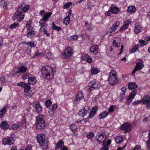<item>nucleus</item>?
Segmentation results:
<instances>
[{"label":"nucleus","mask_w":150,"mask_h":150,"mask_svg":"<svg viewBox=\"0 0 150 150\" xmlns=\"http://www.w3.org/2000/svg\"><path fill=\"white\" fill-rule=\"evenodd\" d=\"M28 83L29 84L33 85L37 82L36 78L34 76L30 77L28 78Z\"/></svg>","instance_id":"obj_16"},{"label":"nucleus","mask_w":150,"mask_h":150,"mask_svg":"<svg viewBox=\"0 0 150 150\" xmlns=\"http://www.w3.org/2000/svg\"><path fill=\"white\" fill-rule=\"evenodd\" d=\"M64 143L63 142L62 140H59L58 142L55 147L56 149H57L59 148H61L63 146Z\"/></svg>","instance_id":"obj_33"},{"label":"nucleus","mask_w":150,"mask_h":150,"mask_svg":"<svg viewBox=\"0 0 150 150\" xmlns=\"http://www.w3.org/2000/svg\"><path fill=\"white\" fill-rule=\"evenodd\" d=\"M36 124L45 123L43 120V116L41 114L38 115L36 118Z\"/></svg>","instance_id":"obj_14"},{"label":"nucleus","mask_w":150,"mask_h":150,"mask_svg":"<svg viewBox=\"0 0 150 150\" xmlns=\"http://www.w3.org/2000/svg\"><path fill=\"white\" fill-rule=\"evenodd\" d=\"M97 46H92L90 48V50L91 52L94 53V54H97L98 51Z\"/></svg>","instance_id":"obj_28"},{"label":"nucleus","mask_w":150,"mask_h":150,"mask_svg":"<svg viewBox=\"0 0 150 150\" xmlns=\"http://www.w3.org/2000/svg\"><path fill=\"white\" fill-rule=\"evenodd\" d=\"M144 67V65L142 63L137 62L134 69L133 71L132 74H134L136 71L141 70Z\"/></svg>","instance_id":"obj_13"},{"label":"nucleus","mask_w":150,"mask_h":150,"mask_svg":"<svg viewBox=\"0 0 150 150\" xmlns=\"http://www.w3.org/2000/svg\"><path fill=\"white\" fill-rule=\"evenodd\" d=\"M132 126L129 123L125 122L121 126V128L123 130L125 133L129 132L132 130Z\"/></svg>","instance_id":"obj_5"},{"label":"nucleus","mask_w":150,"mask_h":150,"mask_svg":"<svg viewBox=\"0 0 150 150\" xmlns=\"http://www.w3.org/2000/svg\"><path fill=\"white\" fill-rule=\"evenodd\" d=\"M33 108H35L38 112H40L42 110V107L40 103H37L36 105H35Z\"/></svg>","instance_id":"obj_35"},{"label":"nucleus","mask_w":150,"mask_h":150,"mask_svg":"<svg viewBox=\"0 0 150 150\" xmlns=\"http://www.w3.org/2000/svg\"><path fill=\"white\" fill-rule=\"evenodd\" d=\"M142 103L146 105L148 109H150V97L149 96H146L143 97V99L141 100Z\"/></svg>","instance_id":"obj_9"},{"label":"nucleus","mask_w":150,"mask_h":150,"mask_svg":"<svg viewBox=\"0 0 150 150\" xmlns=\"http://www.w3.org/2000/svg\"><path fill=\"white\" fill-rule=\"evenodd\" d=\"M9 126L7 122L3 121L0 124V127L4 130H6L8 129Z\"/></svg>","instance_id":"obj_17"},{"label":"nucleus","mask_w":150,"mask_h":150,"mask_svg":"<svg viewBox=\"0 0 150 150\" xmlns=\"http://www.w3.org/2000/svg\"><path fill=\"white\" fill-rule=\"evenodd\" d=\"M125 93H121L119 97V99L120 100H122L125 97Z\"/></svg>","instance_id":"obj_57"},{"label":"nucleus","mask_w":150,"mask_h":150,"mask_svg":"<svg viewBox=\"0 0 150 150\" xmlns=\"http://www.w3.org/2000/svg\"><path fill=\"white\" fill-rule=\"evenodd\" d=\"M45 126V123L39 124H36V127L37 128L39 129H44Z\"/></svg>","instance_id":"obj_30"},{"label":"nucleus","mask_w":150,"mask_h":150,"mask_svg":"<svg viewBox=\"0 0 150 150\" xmlns=\"http://www.w3.org/2000/svg\"><path fill=\"white\" fill-rule=\"evenodd\" d=\"M112 45L115 47H120V45L118 44V43L116 42V40H113L112 42Z\"/></svg>","instance_id":"obj_52"},{"label":"nucleus","mask_w":150,"mask_h":150,"mask_svg":"<svg viewBox=\"0 0 150 150\" xmlns=\"http://www.w3.org/2000/svg\"><path fill=\"white\" fill-rule=\"evenodd\" d=\"M95 114V113L91 111L88 117L89 118L93 117L94 116Z\"/></svg>","instance_id":"obj_62"},{"label":"nucleus","mask_w":150,"mask_h":150,"mask_svg":"<svg viewBox=\"0 0 150 150\" xmlns=\"http://www.w3.org/2000/svg\"><path fill=\"white\" fill-rule=\"evenodd\" d=\"M8 3L6 1H4L3 3H2V4L1 5L3 6V8L4 9L6 10L8 8L7 6L8 4Z\"/></svg>","instance_id":"obj_44"},{"label":"nucleus","mask_w":150,"mask_h":150,"mask_svg":"<svg viewBox=\"0 0 150 150\" xmlns=\"http://www.w3.org/2000/svg\"><path fill=\"white\" fill-rule=\"evenodd\" d=\"M98 107L97 106H95L92 108L91 111L96 113Z\"/></svg>","instance_id":"obj_59"},{"label":"nucleus","mask_w":150,"mask_h":150,"mask_svg":"<svg viewBox=\"0 0 150 150\" xmlns=\"http://www.w3.org/2000/svg\"><path fill=\"white\" fill-rule=\"evenodd\" d=\"M139 44H136L135 45L134 47H132L131 50L129 51L130 53H134L138 49L139 47Z\"/></svg>","instance_id":"obj_37"},{"label":"nucleus","mask_w":150,"mask_h":150,"mask_svg":"<svg viewBox=\"0 0 150 150\" xmlns=\"http://www.w3.org/2000/svg\"><path fill=\"white\" fill-rule=\"evenodd\" d=\"M111 142V140L110 139H108L107 142L104 141V150H108Z\"/></svg>","instance_id":"obj_21"},{"label":"nucleus","mask_w":150,"mask_h":150,"mask_svg":"<svg viewBox=\"0 0 150 150\" xmlns=\"http://www.w3.org/2000/svg\"><path fill=\"white\" fill-rule=\"evenodd\" d=\"M57 104H54L52 106V108H50L48 110V112H50V111H54V110L57 109Z\"/></svg>","instance_id":"obj_42"},{"label":"nucleus","mask_w":150,"mask_h":150,"mask_svg":"<svg viewBox=\"0 0 150 150\" xmlns=\"http://www.w3.org/2000/svg\"><path fill=\"white\" fill-rule=\"evenodd\" d=\"M110 10L111 11L112 13H114L117 14L119 12V8L117 6L114 7L112 6L110 7Z\"/></svg>","instance_id":"obj_26"},{"label":"nucleus","mask_w":150,"mask_h":150,"mask_svg":"<svg viewBox=\"0 0 150 150\" xmlns=\"http://www.w3.org/2000/svg\"><path fill=\"white\" fill-rule=\"evenodd\" d=\"M142 30V27L139 23H136L135 24L134 31L135 33H139Z\"/></svg>","instance_id":"obj_22"},{"label":"nucleus","mask_w":150,"mask_h":150,"mask_svg":"<svg viewBox=\"0 0 150 150\" xmlns=\"http://www.w3.org/2000/svg\"><path fill=\"white\" fill-rule=\"evenodd\" d=\"M45 105L47 108H49L52 105V102L50 100H47L45 103Z\"/></svg>","instance_id":"obj_46"},{"label":"nucleus","mask_w":150,"mask_h":150,"mask_svg":"<svg viewBox=\"0 0 150 150\" xmlns=\"http://www.w3.org/2000/svg\"><path fill=\"white\" fill-rule=\"evenodd\" d=\"M112 14L111 11L110 10V11H108L107 12H106L105 14V16H110Z\"/></svg>","instance_id":"obj_64"},{"label":"nucleus","mask_w":150,"mask_h":150,"mask_svg":"<svg viewBox=\"0 0 150 150\" xmlns=\"http://www.w3.org/2000/svg\"><path fill=\"white\" fill-rule=\"evenodd\" d=\"M108 80L109 83L112 86L114 85L117 82L116 73L115 71H113L110 74Z\"/></svg>","instance_id":"obj_3"},{"label":"nucleus","mask_w":150,"mask_h":150,"mask_svg":"<svg viewBox=\"0 0 150 150\" xmlns=\"http://www.w3.org/2000/svg\"><path fill=\"white\" fill-rule=\"evenodd\" d=\"M36 139L40 145L42 146L43 149L47 148V145L45 143L46 136L44 134H38L37 136Z\"/></svg>","instance_id":"obj_2"},{"label":"nucleus","mask_w":150,"mask_h":150,"mask_svg":"<svg viewBox=\"0 0 150 150\" xmlns=\"http://www.w3.org/2000/svg\"><path fill=\"white\" fill-rule=\"evenodd\" d=\"M70 21V18H67V17H65L64 18V19L63 23L66 25H67L69 24Z\"/></svg>","instance_id":"obj_41"},{"label":"nucleus","mask_w":150,"mask_h":150,"mask_svg":"<svg viewBox=\"0 0 150 150\" xmlns=\"http://www.w3.org/2000/svg\"><path fill=\"white\" fill-rule=\"evenodd\" d=\"M140 103H142L141 100L136 101L132 103V104L133 105H135Z\"/></svg>","instance_id":"obj_58"},{"label":"nucleus","mask_w":150,"mask_h":150,"mask_svg":"<svg viewBox=\"0 0 150 150\" xmlns=\"http://www.w3.org/2000/svg\"><path fill=\"white\" fill-rule=\"evenodd\" d=\"M70 128L74 132L76 130L77 127L75 124H73L71 125Z\"/></svg>","instance_id":"obj_51"},{"label":"nucleus","mask_w":150,"mask_h":150,"mask_svg":"<svg viewBox=\"0 0 150 150\" xmlns=\"http://www.w3.org/2000/svg\"><path fill=\"white\" fill-rule=\"evenodd\" d=\"M19 26V24L17 23H14L10 25V28L11 29L16 28Z\"/></svg>","instance_id":"obj_43"},{"label":"nucleus","mask_w":150,"mask_h":150,"mask_svg":"<svg viewBox=\"0 0 150 150\" xmlns=\"http://www.w3.org/2000/svg\"><path fill=\"white\" fill-rule=\"evenodd\" d=\"M122 137L119 136L115 138L114 140L116 143L119 144L122 141Z\"/></svg>","instance_id":"obj_39"},{"label":"nucleus","mask_w":150,"mask_h":150,"mask_svg":"<svg viewBox=\"0 0 150 150\" xmlns=\"http://www.w3.org/2000/svg\"><path fill=\"white\" fill-rule=\"evenodd\" d=\"M21 125L24 128L26 127V122L25 118H23L20 123Z\"/></svg>","instance_id":"obj_38"},{"label":"nucleus","mask_w":150,"mask_h":150,"mask_svg":"<svg viewBox=\"0 0 150 150\" xmlns=\"http://www.w3.org/2000/svg\"><path fill=\"white\" fill-rule=\"evenodd\" d=\"M8 107L5 106L0 111V118H1L5 114L7 109Z\"/></svg>","instance_id":"obj_27"},{"label":"nucleus","mask_w":150,"mask_h":150,"mask_svg":"<svg viewBox=\"0 0 150 150\" xmlns=\"http://www.w3.org/2000/svg\"><path fill=\"white\" fill-rule=\"evenodd\" d=\"M28 46H29L31 47H34L35 46V44L34 43V42H28Z\"/></svg>","instance_id":"obj_60"},{"label":"nucleus","mask_w":150,"mask_h":150,"mask_svg":"<svg viewBox=\"0 0 150 150\" xmlns=\"http://www.w3.org/2000/svg\"><path fill=\"white\" fill-rule=\"evenodd\" d=\"M128 25L127 24H125L122 25L120 28L121 30H125L128 28Z\"/></svg>","instance_id":"obj_48"},{"label":"nucleus","mask_w":150,"mask_h":150,"mask_svg":"<svg viewBox=\"0 0 150 150\" xmlns=\"http://www.w3.org/2000/svg\"><path fill=\"white\" fill-rule=\"evenodd\" d=\"M41 72L43 76L47 79L49 80L53 77V69L50 66H47L43 67Z\"/></svg>","instance_id":"obj_1"},{"label":"nucleus","mask_w":150,"mask_h":150,"mask_svg":"<svg viewBox=\"0 0 150 150\" xmlns=\"http://www.w3.org/2000/svg\"><path fill=\"white\" fill-rule=\"evenodd\" d=\"M25 92V95L26 96L31 97L32 95V93L31 91V87L30 86V88H25L24 89Z\"/></svg>","instance_id":"obj_20"},{"label":"nucleus","mask_w":150,"mask_h":150,"mask_svg":"<svg viewBox=\"0 0 150 150\" xmlns=\"http://www.w3.org/2000/svg\"><path fill=\"white\" fill-rule=\"evenodd\" d=\"M77 39L78 37L76 35L71 36L69 38L70 40H76Z\"/></svg>","instance_id":"obj_45"},{"label":"nucleus","mask_w":150,"mask_h":150,"mask_svg":"<svg viewBox=\"0 0 150 150\" xmlns=\"http://www.w3.org/2000/svg\"><path fill=\"white\" fill-rule=\"evenodd\" d=\"M127 11L129 13H134L136 11V8L134 6H130L128 7Z\"/></svg>","instance_id":"obj_34"},{"label":"nucleus","mask_w":150,"mask_h":150,"mask_svg":"<svg viewBox=\"0 0 150 150\" xmlns=\"http://www.w3.org/2000/svg\"><path fill=\"white\" fill-rule=\"evenodd\" d=\"M89 110L90 108L89 106H85L83 109L79 111V114L80 117H83L88 113Z\"/></svg>","instance_id":"obj_7"},{"label":"nucleus","mask_w":150,"mask_h":150,"mask_svg":"<svg viewBox=\"0 0 150 150\" xmlns=\"http://www.w3.org/2000/svg\"><path fill=\"white\" fill-rule=\"evenodd\" d=\"M89 57H90L88 54H84L82 55L81 58L83 60L86 61L87 58Z\"/></svg>","instance_id":"obj_50"},{"label":"nucleus","mask_w":150,"mask_h":150,"mask_svg":"<svg viewBox=\"0 0 150 150\" xmlns=\"http://www.w3.org/2000/svg\"><path fill=\"white\" fill-rule=\"evenodd\" d=\"M14 142V139L13 137H10L8 138H6L2 141V143L4 145H12Z\"/></svg>","instance_id":"obj_8"},{"label":"nucleus","mask_w":150,"mask_h":150,"mask_svg":"<svg viewBox=\"0 0 150 150\" xmlns=\"http://www.w3.org/2000/svg\"><path fill=\"white\" fill-rule=\"evenodd\" d=\"M72 4V3L71 2H70L68 3H67L64 5L63 6V8L64 9L68 7H69V6H71Z\"/></svg>","instance_id":"obj_49"},{"label":"nucleus","mask_w":150,"mask_h":150,"mask_svg":"<svg viewBox=\"0 0 150 150\" xmlns=\"http://www.w3.org/2000/svg\"><path fill=\"white\" fill-rule=\"evenodd\" d=\"M52 14V13L51 12L46 13L45 14L42 19V21H47L48 19L49 18L51 15Z\"/></svg>","instance_id":"obj_36"},{"label":"nucleus","mask_w":150,"mask_h":150,"mask_svg":"<svg viewBox=\"0 0 150 150\" xmlns=\"http://www.w3.org/2000/svg\"><path fill=\"white\" fill-rule=\"evenodd\" d=\"M27 70V67H25L23 65L18 67L17 70L15 72L16 74H17L20 73H24Z\"/></svg>","instance_id":"obj_12"},{"label":"nucleus","mask_w":150,"mask_h":150,"mask_svg":"<svg viewBox=\"0 0 150 150\" xmlns=\"http://www.w3.org/2000/svg\"><path fill=\"white\" fill-rule=\"evenodd\" d=\"M46 56L48 59H51L52 57V54L51 52H48L46 53Z\"/></svg>","instance_id":"obj_56"},{"label":"nucleus","mask_w":150,"mask_h":150,"mask_svg":"<svg viewBox=\"0 0 150 150\" xmlns=\"http://www.w3.org/2000/svg\"><path fill=\"white\" fill-rule=\"evenodd\" d=\"M72 49L71 47H69L66 49L64 52L62 54V57L64 59L70 57L72 56Z\"/></svg>","instance_id":"obj_6"},{"label":"nucleus","mask_w":150,"mask_h":150,"mask_svg":"<svg viewBox=\"0 0 150 150\" xmlns=\"http://www.w3.org/2000/svg\"><path fill=\"white\" fill-rule=\"evenodd\" d=\"M26 36L29 38H32L33 36L35 34V32L34 30L28 31Z\"/></svg>","instance_id":"obj_29"},{"label":"nucleus","mask_w":150,"mask_h":150,"mask_svg":"<svg viewBox=\"0 0 150 150\" xmlns=\"http://www.w3.org/2000/svg\"><path fill=\"white\" fill-rule=\"evenodd\" d=\"M139 42L140 43V46L141 47H142L146 44V43L145 42L144 40H139Z\"/></svg>","instance_id":"obj_54"},{"label":"nucleus","mask_w":150,"mask_h":150,"mask_svg":"<svg viewBox=\"0 0 150 150\" xmlns=\"http://www.w3.org/2000/svg\"><path fill=\"white\" fill-rule=\"evenodd\" d=\"M137 93V91L135 89H134L132 91L126 101V102L128 104V105L132 101Z\"/></svg>","instance_id":"obj_10"},{"label":"nucleus","mask_w":150,"mask_h":150,"mask_svg":"<svg viewBox=\"0 0 150 150\" xmlns=\"http://www.w3.org/2000/svg\"><path fill=\"white\" fill-rule=\"evenodd\" d=\"M88 86L89 87V90L91 91L98 88L96 81H90L88 83Z\"/></svg>","instance_id":"obj_11"},{"label":"nucleus","mask_w":150,"mask_h":150,"mask_svg":"<svg viewBox=\"0 0 150 150\" xmlns=\"http://www.w3.org/2000/svg\"><path fill=\"white\" fill-rule=\"evenodd\" d=\"M17 85L21 86L22 87L24 88V89L25 88H30V86L28 84L23 82H20L17 83Z\"/></svg>","instance_id":"obj_23"},{"label":"nucleus","mask_w":150,"mask_h":150,"mask_svg":"<svg viewBox=\"0 0 150 150\" xmlns=\"http://www.w3.org/2000/svg\"><path fill=\"white\" fill-rule=\"evenodd\" d=\"M100 71L96 68H93L91 69V74H96L99 72Z\"/></svg>","instance_id":"obj_40"},{"label":"nucleus","mask_w":150,"mask_h":150,"mask_svg":"<svg viewBox=\"0 0 150 150\" xmlns=\"http://www.w3.org/2000/svg\"><path fill=\"white\" fill-rule=\"evenodd\" d=\"M138 86L135 83L132 82L129 83L128 85V88L129 90L135 89L137 88Z\"/></svg>","instance_id":"obj_24"},{"label":"nucleus","mask_w":150,"mask_h":150,"mask_svg":"<svg viewBox=\"0 0 150 150\" xmlns=\"http://www.w3.org/2000/svg\"><path fill=\"white\" fill-rule=\"evenodd\" d=\"M117 28L114 25H112V28L107 32L106 34L108 35H110L111 34V33L112 32L115 31L117 30Z\"/></svg>","instance_id":"obj_31"},{"label":"nucleus","mask_w":150,"mask_h":150,"mask_svg":"<svg viewBox=\"0 0 150 150\" xmlns=\"http://www.w3.org/2000/svg\"><path fill=\"white\" fill-rule=\"evenodd\" d=\"M29 5H27L24 6L23 5H21L18 8V11L23 13V11L26 12L29 8Z\"/></svg>","instance_id":"obj_15"},{"label":"nucleus","mask_w":150,"mask_h":150,"mask_svg":"<svg viewBox=\"0 0 150 150\" xmlns=\"http://www.w3.org/2000/svg\"><path fill=\"white\" fill-rule=\"evenodd\" d=\"M39 23H40V25L41 26V28L39 30V31L41 32H42V28H46L47 23L46 21H42V19H40Z\"/></svg>","instance_id":"obj_18"},{"label":"nucleus","mask_w":150,"mask_h":150,"mask_svg":"<svg viewBox=\"0 0 150 150\" xmlns=\"http://www.w3.org/2000/svg\"><path fill=\"white\" fill-rule=\"evenodd\" d=\"M23 13L18 11V9L14 15L13 17V20H16L17 21H22L24 16V14H22Z\"/></svg>","instance_id":"obj_4"},{"label":"nucleus","mask_w":150,"mask_h":150,"mask_svg":"<svg viewBox=\"0 0 150 150\" xmlns=\"http://www.w3.org/2000/svg\"><path fill=\"white\" fill-rule=\"evenodd\" d=\"M149 139L146 142V144L147 145L148 148H150V131L149 133Z\"/></svg>","instance_id":"obj_55"},{"label":"nucleus","mask_w":150,"mask_h":150,"mask_svg":"<svg viewBox=\"0 0 150 150\" xmlns=\"http://www.w3.org/2000/svg\"><path fill=\"white\" fill-rule=\"evenodd\" d=\"M84 97L83 95L82 91H80L79 92L77 95H76V97L75 98V100L76 101H80V100H82Z\"/></svg>","instance_id":"obj_19"},{"label":"nucleus","mask_w":150,"mask_h":150,"mask_svg":"<svg viewBox=\"0 0 150 150\" xmlns=\"http://www.w3.org/2000/svg\"><path fill=\"white\" fill-rule=\"evenodd\" d=\"M29 76L28 74L25 73L22 76V79L24 80H25L27 78L29 77Z\"/></svg>","instance_id":"obj_61"},{"label":"nucleus","mask_w":150,"mask_h":150,"mask_svg":"<svg viewBox=\"0 0 150 150\" xmlns=\"http://www.w3.org/2000/svg\"><path fill=\"white\" fill-rule=\"evenodd\" d=\"M42 31H43L44 34L46 35L47 37H49L50 36V33H48L47 30H46L45 28H43Z\"/></svg>","instance_id":"obj_53"},{"label":"nucleus","mask_w":150,"mask_h":150,"mask_svg":"<svg viewBox=\"0 0 150 150\" xmlns=\"http://www.w3.org/2000/svg\"><path fill=\"white\" fill-rule=\"evenodd\" d=\"M96 139L99 143H103V133L99 134L96 136Z\"/></svg>","instance_id":"obj_25"},{"label":"nucleus","mask_w":150,"mask_h":150,"mask_svg":"<svg viewBox=\"0 0 150 150\" xmlns=\"http://www.w3.org/2000/svg\"><path fill=\"white\" fill-rule=\"evenodd\" d=\"M52 26L51 27V29L53 30H57L58 31H61L62 28L61 27H59L58 26H56L54 22H52Z\"/></svg>","instance_id":"obj_32"},{"label":"nucleus","mask_w":150,"mask_h":150,"mask_svg":"<svg viewBox=\"0 0 150 150\" xmlns=\"http://www.w3.org/2000/svg\"><path fill=\"white\" fill-rule=\"evenodd\" d=\"M0 81L2 83H5V77L4 76H1V77L0 78Z\"/></svg>","instance_id":"obj_63"},{"label":"nucleus","mask_w":150,"mask_h":150,"mask_svg":"<svg viewBox=\"0 0 150 150\" xmlns=\"http://www.w3.org/2000/svg\"><path fill=\"white\" fill-rule=\"evenodd\" d=\"M94 136V134L93 132H90L87 135V137L89 139H91Z\"/></svg>","instance_id":"obj_47"}]
</instances>
